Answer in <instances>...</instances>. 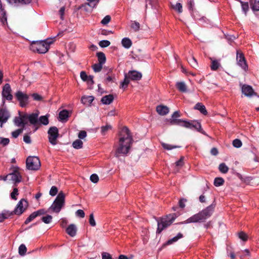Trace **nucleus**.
Returning a JSON list of instances; mask_svg holds the SVG:
<instances>
[{
  "label": "nucleus",
  "mask_w": 259,
  "mask_h": 259,
  "mask_svg": "<svg viewBox=\"0 0 259 259\" xmlns=\"http://www.w3.org/2000/svg\"><path fill=\"white\" fill-rule=\"evenodd\" d=\"M133 143V137L129 129L124 126L119 133V139L115 155L116 157L125 156L129 152Z\"/></svg>",
  "instance_id": "f257e3e1"
},
{
  "label": "nucleus",
  "mask_w": 259,
  "mask_h": 259,
  "mask_svg": "<svg viewBox=\"0 0 259 259\" xmlns=\"http://www.w3.org/2000/svg\"><path fill=\"white\" fill-rule=\"evenodd\" d=\"M214 208L215 205L212 204L181 223L188 224L203 222L211 216L214 211Z\"/></svg>",
  "instance_id": "f03ea898"
},
{
  "label": "nucleus",
  "mask_w": 259,
  "mask_h": 259,
  "mask_svg": "<svg viewBox=\"0 0 259 259\" xmlns=\"http://www.w3.org/2000/svg\"><path fill=\"white\" fill-rule=\"evenodd\" d=\"M53 42V41L51 39L41 41H33L31 43V49L34 52L44 54L48 51L50 45Z\"/></svg>",
  "instance_id": "7ed1b4c3"
},
{
  "label": "nucleus",
  "mask_w": 259,
  "mask_h": 259,
  "mask_svg": "<svg viewBox=\"0 0 259 259\" xmlns=\"http://www.w3.org/2000/svg\"><path fill=\"white\" fill-rule=\"evenodd\" d=\"M169 124L171 125H178L186 128L190 129H195L199 132H201V126L200 123L191 122L186 120H184L178 118H170L168 120Z\"/></svg>",
  "instance_id": "20e7f679"
},
{
  "label": "nucleus",
  "mask_w": 259,
  "mask_h": 259,
  "mask_svg": "<svg viewBox=\"0 0 259 259\" xmlns=\"http://www.w3.org/2000/svg\"><path fill=\"white\" fill-rule=\"evenodd\" d=\"M176 218L175 213L170 214L165 218H161L157 221V229L156 233H160L164 229L169 226Z\"/></svg>",
  "instance_id": "39448f33"
},
{
  "label": "nucleus",
  "mask_w": 259,
  "mask_h": 259,
  "mask_svg": "<svg viewBox=\"0 0 259 259\" xmlns=\"http://www.w3.org/2000/svg\"><path fill=\"white\" fill-rule=\"evenodd\" d=\"M65 198V194L63 191H60L50 209L55 212L59 213L64 205Z\"/></svg>",
  "instance_id": "423d86ee"
},
{
  "label": "nucleus",
  "mask_w": 259,
  "mask_h": 259,
  "mask_svg": "<svg viewBox=\"0 0 259 259\" xmlns=\"http://www.w3.org/2000/svg\"><path fill=\"white\" fill-rule=\"evenodd\" d=\"M26 167L28 169L36 170L39 168L40 162L36 156H29L26 161Z\"/></svg>",
  "instance_id": "0eeeda50"
},
{
  "label": "nucleus",
  "mask_w": 259,
  "mask_h": 259,
  "mask_svg": "<svg viewBox=\"0 0 259 259\" xmlns=\"http://www.w3.org/2000/svg\"><path fill=\"white\" fill-rule=\"evenodd\" d=\"M28 205V202L25 199H22L19 201L13 211L11 212H8L9 213H11V215L13 214L19 215L25 211Z\"/></svg>",
  "instance_id": "6e6552de"
},
{
  "label": "nucleus",
  "mask_w": 259,
  "mask_h": 259,
  "mask_svg": "<svg viewBox=\"0 0 259 259\" xmlns=\"http://www.w3.org/2000/svg\"><path fill=\"white\" fill-rule=\"evenodd\" d=\"M15 96L19 102V105L21 107H26L29 103V97L27 94L21 91H18L15 94Z\"/></svg>",
  "instance_id": "1a4fd4ad"
},
{
  "label": "nucleus",
  "mask_w": 259,
  "mask_h": 259,
  "mask_svg": "<svg viewBox=\"0 0 259 259\" xmlns=\"http://www.w3.org/2000/svg\"><path fill=\"white\" fill-rule=\"evenodd\" d=\"M2 100L3 104L5 103V100L11 101L13 99V95L12 94V89L10 84L6 83L3 88L2 92Z\"/></svg>",
  "instance_id": "9d476101"
},
{
  "label": "nucleus",
  "mask_w": 259,
  "mask_h": 259,
  "mask_svg": "<svg viewBox=\"0 0 259 259\" xmlns=\"http://www.w3.org/2000/svg\"><path fill=\"white\" fill-rule=\"evenodd\" d=\"M49 141L51 144H57V139L59 136L58 129L56 126L51 127L48 132Z\"/></svg>",
  "instance_id": "9b49d317"
},
{
  "label": "nucleus",
  "mask_w": 259,
  "mask_h": 259,
  "mask_svg": "<svg viewBox=\"0 0 259 259\" xmlns=\"http://www.w3.org/2000/svg\"><path fill=\"white\" fill-rule=\"evenodd\" d=\"M236 60L237 62V64L243 69L244 70H246L247 69L248 65L247 64L244 54L241 51H237Z\"/></svg>",
  "instance_id": "f8f14e48"
},
{
  "label": "nucleus",
  "mask_w": 259,
  "mask_h": 259,
  "mask_svg": "<svg viewBox=\"0 0 259 259\" xmlns=\"http://www.w3.org/2000/svg\"><path fill=\"white\" fill-rule=\"evenodd\" d=\"M11 180L15 183H19L22 180V176L19 172V168L15 167L13 171L8 175Z\"/></svg>",
  "instance_id": "ddd939ff"
},
{
  "label": "nucleus",
  "mask_w": 259,
  "mask_h": 259,
  "mask_svg": "<svg viewBox=\"0 0 259 259\" xmlns=\"http://www.w3.org/2000/svg\"><path fill=\"white\" fill-rule=\"evenodd\" d=\"M96 6V4H94L93 5L92 3H85L78 6H75L74 11H78L79 10H82L85 12H91L93 9Z\"/></svg>",
  "instance_id": "4468645a"
},
{
  "label": "nucleus",
  "mask_w": 259,
  "mask_h": 259,
  "mask_svg": "<svg viewBox=\"0 0 259 259\" xmlns=\"http://www.w3.org/2000/svg\"><path fill=\"white\" fill-rule=\"evenodd\" d=\"M27 115H25L21 117H16L14 120L15 124L19 127L21 126V128H24L25 125L27 124V122L26 120Z\"/></svg>",
  "instance_id": "2eb2a0df"
},
{
  "label": "nucleus",
  "mask_w": 259,
  "mask_h": 259,
  "mask_svg": "<svg viewBox=\"0 0 259 259\" xmlns=\"http://www.w3.org/2000/svg\"><path fill=\"white\" fill-rule=\"evenodd\" d=\"M127 76L130 79L137 81L141 79L142 74L141 72L136 70H132L128 71Z\"/></svg>",
  "instance_id": "dca6fc26"
},
{
  "label": "nucleus",
  "mask_w": 259,
  "mask_h": 259,
  "mask_svg": "<svg viewBox=\"0 0 259 259\" xmlns=\"http://www.w3.org/2000/svg\"><path fill=\"white\" fill-rule=\"evenodd\" d=\"M241 91L242 93L247 97H250L255 94L252 88L249 85H243L241 88Z\"/></svg>",
  "instance_id": "f3484780"
},
{
  "label": "nucleus",
  "mask_w": 259,
  "mask_h": 259,
  "mask_svg": "<svg viewBox=\"0 0 259 259\" xmlns=\"http://www.w3.org/2000/svg\"><path fill=\"white\" fill-rule=\"evenodd\" d=\"M10 117L9 112L5 109H0V123L6 122ZM2 126V124H1Z\"/></svg>",
  "instance_id": "a211bd4d"
},
{
  "label": "nucleus",
  "mask_w": 259,
  "mask_h": 259,
  "mask_svg": "<svg viewBox=\"0 0 259 259\" xmlns=\"http://www.w3.org/2000/svg\"><path fill=\"white\" fill-rule=\"evenodd\" d=\"M156 110L158 114L162 116L165 115L169 112L168 107L163 105H158L156 107Z\"/></svg>",
  "instance_id": "6ab92c4d"
},
{
  "label": "nucleus",
  "mask_w": 259,
  "mask_h": 259,
  "mask_svg": "<svg viewBox=\"0 0 259 259\" xmlns=\"http://www.w3.org/2000/svg\"><path fill=\"white\" fill-rule=\"evenodd\" d=\"M66 233L71 237L76 235L77 229L75 225L71 224L66 229Z\"/></svg>",
  "instance_id": "aec40b11"
},
{
  "label": "nucleus",
  "mask_w": 259,
  "mask_h": 259,
  "mask_svg": "<svg viewBox=\"0 0 259 259\" xmlns=\"http://www.w3.org/2000/svg\"><path fill=\"white\" fill-rule=\"evenodd\" d=\"M38 114L32 113L29 115H27L26 120L27 119L29 120L30 123L32 124H36L38 122Z\"/></svg>",
  "instance_id": "412c9836"
},
{
  "label": "nucleus",
  "mask_w": 259,
  "mask_h": 259,
  "mask_svg": "<svg viewBox=\"0 0 259 259\" xmlns=\"http://www.w3.org/2000/svg\"><path fill=\"white\" fill-rule=\"evenodd\" d=\"M113 96L110 94L103 97L101 99V102L104 104L109 105L113 102Z\"/></svg>",
  "instance_id": "4be33fe9"
},
{
  "label": "nucleus",
  "mask_w": 259,
  "mask_h": 259,
  "mask_svg": "<svg viewBox=\"0 0 259 259\" xmlns=\"http://www.w3.org/2000/svg\"><path fill=\"white\" fill-rule=\"evenodd\" d=\"M194 109L199 110L203 115H207V114L205 106L200 103H197L194 106Z\"/></svg>",
  "instance_id": "5701e85b"
},
{
  "label": "nucleus",
  "mask_w": 259,
  "mask_h": 259,
  "mask_svg": "<svg viewBox=\"0 0 259 259\" xmlns=\"http://www.w3.org/2000/svg\"><path fill=\"white\" fill-rule=\"evenodd\" d=\"M176 86L177 88L181 92H187V86L184 82L180 81L177 82Z\"/></svg>",
  "instance_id": "b1692460"
},
{
  "label": "nucleus",
  "mask_w": 259,
  "mask_h": 259,
  "mask_svg": "<svg viewBox=\"0 0 259 259\" xmlns=\"http://www.w3.org/2000/svg\"><path fill=\"white\" fill-rule=\"evenodd\" d=\"M97 57H98L99 63L103 65L105 63L106 58L104 53L101 52H98L97 53Z\"/></svg>",
  "instance_id": "393cba45"
},
{
  "label": "nucleus",
  "mask_w": 259,
  "mask_h": 259,
  "mask_svg": "<svg viewBox=\"0 0 259 259\" xmlns=\"http://www.w3.org/2000/svg\"><path fill=\"white\" fill-rule=\"evenodd\" d=\"M121 44L125 48L129 49L132 46V42L130 38L124 37L121 40Z\"/></svg>",
  "instance_id": "a878e982"
},
{
  "label": "nucleus",
  "mask_w": 259,
  "mask_h": 259,
  "mask_svg": "<svg viewBox=\"0 0 259 259\" xmlns=\"http://www.w3.org/2000/svg\"><path fill=\"white\" fill-rule=\"evenodd\" d=\"M183 235L181 233H179L177 235L172 238L168 240L166 242V245H170L172 244L173 243L177 242L179 239L183 238Z\"/></svg>",
  "instance_id": "bb28decb"
},
{
  "label": "nucleus",
  "mask_w": 259,
  "mask_h": 259,
  "mask_svg": "<svg viewBox=\"0 0 259 259\" xmlns=\"http://www.w3.org/2000/svg\"><path fill=\"white\" fill-rule=\"evenodd\" d=\"M94 99L93 96H83L81 99V102L83 104H90L93 101Z\"/></svg>",
  "instance_id": "cd10ccee"
},
{
  "label": "nucleus",
  "mask_w": 259,
  "mask_h": 259,
  "mask_svg": "<svg viewBox=\"0 0 259 259\" xmlns=\"http://www.w3.org/2000/svg\"><path fill=\"white\" fill-rule=\"evenodd\" d=\"M59 117L60 120H66L68 117V112L66 110H64L60 112Z\"/></svg>",
  "instance_id": "c85d7f7f"
},
{
  "label": "nucleus",
  "mask_w": 259,
  "mask_h": 259,
  "mask_svg": "<svg viewBox=\"0 0 259 259\" xmlns=\"http://www.w3.org/2000/svg\"><path fill=\"white\" fill-rule=\"evenodd\" d=\"M83 143L80 139L76 140L72 143V146L75 149H80L82 147Z\"/></svg>",
  "instance_id": "c756f323"
},
{
  "label": "nucleus",
  "mask_w": 259,
  "mask_h": 259,
  "mask_svg": "<svg viewBox=\"0 0 259 259\" xmlns=\"http://www.w3.org/2000/svg\"><path fill=\"white\" fill-rule=\"evenodd\" d=\"M224 182V180L222 178L218 177L214 179L213 184L215 186L219 187L222 186Z\"/></svg>",
  "instance_id": "7c9ffc66"
},
{
  "label": "nucleus",
  "mask_w": 259,
  "mask_h": 259,
  "mask_svg": "<svg viewBox=\"0 0 259 259\" xmlns=\"http://www.w3.org/2000/svg\"><path fill=\"white\" fill-rule=\"evenodd\" d=\"M130 83V78H128L127 74L125 75L124 80L121 82L120 88L123 89H126L127 87L128 84Z\"/></svg>",
  "instance_id": "2f4dec72"
},
{
  "label": "nucleus",
  "mask_w": 259,
  "mask_h": 259,
  "mask_svg": "<svg viewBox=\"0 0 259 259\" xmlns=\"http://www.w3.org/2000/svg\"><path fill=\"white\" fill-rule=\"evenodd\" d=\"M221 66L220 63L217 60H212L210 68L212 70H217Z\"/></svg>",
  "instance_id": "473e14b6"
},
{
  "label": "nucleus",
  "mask_w": 259,
  "mask_h": 259,
  "mask_svg": "<svg viewBox=\"0 0 259 259\" xmlns=\"http://www.w3.org/2000/svg\"><path fill=\"white\" fill-rule=\"evenodd\" d=\"M219 170L223 174L227 173L229 170L228 167L226 165V164L225 163H221L219 165Z\"/></svg>",
  "instance_id": "72a5a7b5"
},
{
  "label": "nucleus",
  "mask_w": 259,
  "mask_h": 259,
  "mask_svg": "<svg viewBox=\"0 0 259 259\" xmlns=\"http://www.w3.org/2000/svg\"><path fill=\"white\" fill-rule=\"evenodd\" d=\"M157 3L156 0H146V10H147L149 6L151 7V8L155 7Z\"/></svg>",
  "instance_id": "f704fd0d"
},
{
  "label": "nucleus",
  "mask_w": 259,
  "mask_h": 259,
  "mask_svg": "<svg viewBox=\"0 0 259 259\" xmlns=\"http://www.w3.org/2000/svg\"><path fill=\"white\" fill-rule=\"evenodd\" d=\"M39 122L44 125H47L49 123L48 117L47 115L41 116L39 118Z\"/></svg>",
  "instance_id": "c9c22d12"
},
{
  "label": "nucleus",
  "mask_w": 259,
  "mask_h": 259,
  "mask_svg": "<svg viewBox=\"0 0 259 259\" xmlns=\"http://www.w3.org/2000/svg\"><path fill=\"white\" fill-rule=\"evenodd\" d=\"M37 217V214L35 211L32 213L25 220L24 223L27 225Z\"/></svg>",
  "instance_id": "e433bc0d"
},
{
  "label": "nucleus",
  "mask_w": 259,
  "mask_h": 259,
  "mask_svg": "<svg viewBox=\"0 0 259 259\" xmlns=\"http://www.w3.org/2000/svg\"><path fill=\"white\" fill-rule=\"evenodd\" d=\"M27 251V248L24 244H21L19 247V253L20 255H24Z\"/></svg>",
  "instance_id": "4c0bfd02"
},
{
  "label": "nucleus",
  "mask_w": 259,
  "mask_h": 259,
  "mask_svg": "<svg viewBox=\"0 0 259 259\" xmlns=\"http://www.w3.org/2000/svg\"><path fill=\"white\" fill-rule=\"evenodd\" d=\"M11 213H9L8 211L3 212L0 213V222H3L5 219H8L11 216Z\"/></svg>",
  "instance_id": "58836bf2"
},
{
  "label": "nucleus",
  "mask_w": 259,
  "mask_h": 259,
  "mask_svg": "<svg viewBox=\"0 0 259 259\" xmlns=\"http://www.w3.org/2000/svg\"><path fill=\"white\" fill-rule=\"evenodd\" d=\"M102 66H103L102 64L98 63H96V64H94L92 66V68L95 72H98L101 70V69L102 68Z\"/></svg>",
  "instance_id": "ea45409f"
},
{
  "label": "nucleus",
  "mask_w": 259,
  "mask_h": 259,
  "mask_svg": "<svg viewBox=\"0 0 259 259\" xmlns=\"http://www.w3.org/2000/svg\"><path fill=\"white\" fill-rule=\"evenodd\" d=\"M140 24L137 21H134L131 24V28L136 32L139 30Z\"/></svg>",
  "instance_id": "a19ab883"
},
{
  "label": "nucleus",
  "mask_w": 259,
  "mask_h": 259,
  "mask_svg": "<svg viewBox=\"0 0 259 259\" xmlns=\"http://www.w3.org/2000/svg\"><path fill=\"white\" fill-rule=\"evenodd\" d=\"M162 147L167 150H170L174 148H179L180 147V146H172L171 145L166 144V143H162Z\"/></svg>",
  "instance_id": "79ce46f5"
},
{
  "label": "nucleus",
  "mask_w": 259,
  "mask_h": 259,
  "mask_svg": "<svg viewBox=\"0 0 259 259\" xmlns=\"http://www.w3.org/2000/svg\"><path fill=\"white\" fill-rule=\"evenodd\" d=\"M237 1H239L241 3L242 10L245 13H246L247 11L248 10V9H249L248 3L247 2L244 3V2H242L241 0H237Z\"/></svg>",
  "instance_id": "37998d69"
},
{
  "label": "nucleus",
  "mask_w": 259,
  "mask_h": 259,
  "mask_svg": "<svg viewBox=\"0 0 259 259\" xmlns=\"http://www.w3.org/2000/svg\"><path fill=\"white\" fill-rule=\"evenodd\" d=\"M188 62L193 68H196L198 66L197 61L194 57H191Z\"/></svg>",
  "instance_id": "c03bdc74"
},
{
  "label": "nucleus",
  "mask_w": 259,
  "mask_h": 259,
  "mask_svg": "<svg viewBox=\"0 0 259 259\" xmlns=\"http://www.w3.org/2000/svg\"><path fill=\"white\" fill-rule=\"evenodd\" d=\"M172 8L179 13H182L183 11L182 5L181 3H177L175 5L172 6Z\"/></svg>",
  "instance_id": "a18cd8bd"
},
{
  "label": "nucleus",
  "mask_w": 259,
  "mask_h": 259,
  "mask_svg": "<svg viewBox=\"0 0 259 259\" xmlns=\"http://www.w3.org/2000/svg\"><path fill=\"white\" fill-rule=\"evenodd\" d=\"M52 217L51 215H47L46 216L43 217L41 218V220L43 222L46 224H49L51 222L52 220Z\"/></svg>",
  "instance_id": "49530a36"
},
{
  "label": "nucleus",
  "mask_w": 259,
  "mask_h": 259,
  "mask_svg": "<svg viewBox=\"0 0 259 259\" xmlns=\"http://www.w3.org/2000/svg\"><path fill=\"white\" fill-rule=\"evenodd\" d=\"M99 45L101 48H105L110 46V42L107 40H103L99 42Z\"/></svg>",
  "instance_id": "de8ad7c7"
},
{
  "label": "nucleus",
  "mask_w": 259,
  "mask_h": 259,
  "mask_svg": "<svg viewBox=\"0 0 259 259\" xmlns=\"http://www.w3.org/2000/svg\"><path fill=\"white\" fill-rule=\"evenodd\" d=\"M232 144L233 146L236 148H240L241 147L242 145L241 140L238 139H236L234 140H233Z\"/></svg>",
  "instance_id": "09e8293b"
},
{
  "label": "nucleus",
  "mask_w": 259,
  "mask_h": 259,
  "mask_svg": "<svg viewBox=\"0 0 259 259\" xmlns=\"http://www.w3.org/2000/svg\"><path fill=\"white\" fill-rule=\"evenodd\" d=\"M239 238L244 241H246L248 239V236L246 233L243 232H240L238 233Z\"/></svg>",
  "instance_id": "8fccbe9b"
},
{
  "label": "nucleus",
  "mask_w": 259,
  "mask_h": 259,
  "mask_svg": "<svg viewBox=\"0 0 259 259\" xmlns=\"http://www.w3.org/2000/svg\"><path fill=\"white\" fill-rule=\"evenodd\" d=\"M23 131V128L18 129L12 133V136L13 138H16L21 134Z\"/></svg>",
  "instance_id": "3c124183"
},
{
  "label": "nucleus",
  "mask_w": 259,
  "mask_h": 259,
  "mask_svg": "<svg viewBox=\"0 0 259 259\" xmlns=\"http://www.w3.org/2000/svg\"><path fill=\"white\" fill-rule=\"evenodd\" d=\"M89 223L90 225L93 227H95L96 225V223L94 219V214L93 213L90 215Z\"/></svg>",
  "instance_id": "603ef678"
},
{
  "label": "nucleus",
  "mask_w": 259,
  "mask_h": 259,
  "mask_svg": "<svg viewBox=\"0 0 259 259\" xmlns=\"http://www.w3.org/2000/svg\"><path fill=\"white\" fill-rule=\"evenodd\" d=\"M31 96L34 100L37 101H40L43 99L42 97L37 93H33L31 95Z\"/></svg>",
  "instance_id": "864d4df0"
},
{
  "label": "nucleus",
  "mask_w": 259,
  "mask_h": 259,
  "mask_svg": "<svg viewBox=\"0 0 259 259\" xmlns=\"http://www.w3.org/2000/svg\"><path fill=\"white\" fill-rule=\"evenodd\" d=\"M58 191V188L56 186H52L49 193L50 195L54 196L57 194Z\"/></svg>",
  "instance_id": "5fc2aeb1"
},
{
  "label": "nucleus",
  "mask_w": 259,
  "mask_h": 259,
  "mask_svg": "<svg viewBox=\"0 0 259 259\" xmlns=\"http://www.w3.org/2000/svg\"><path fill=\"white\" fill-rule=\"evenodd\" d=\"M111 128V125H106L105 126H103L101 127V133L102 135H104L106 133V132Z\"/></svg>",
  "instance_id": "6e6d98bb"
},
{
  "label": "nucleus",
  "mask_w": 259,
  "mask_h": 259,
  "mask_svg": "<svg viewBox=\"0 0 259 259\" xmlns=\"http://www.w3.org/2000/svg\"><path fill=\"white\" fill-rule=\"evenodd\" d=\"M0 19L3 24H5V23L7 22V19L6 16V14L2 10H1V16H0Z\"/></svg>",
  "instance_id": "4d7b16f0"
},
{
  "label": "nucleus",
  "mask_w": 259,
  "mask_h": 259,
  "mask_svg": "<svg viewBox=\"0 0 259 259\" xmlns=\"http://www.w3.org/2000/svg\"><path fill=\"white\" fill-rule=\"evenodd\" d=\"M111 20V17L109 15L106 16L101 21V23L103 25L108 24Z\"/></svg>",
  "instance_id": "13d9d810"
},
{
  "label": "nucleus",
  "mask_w": 259,
  "mask_h": 259,
  "mask_svg": "<svg viewBox=\"0 0 259 259\" xmlns=\"http://www.w3.org/2000/svg\"><path fill=\"white\" fill-rule=\"evenodd\" d=\"M90 180L94 183H97L99 181V177L96 174H92L90 177Z\"/></svg>",
  "instance_id": "bf43d9fd"
},
{
  "label": "nucleus",
  "mask_w": 259,
  "mask_h": 259,
  "mask_svg": "<svg viewBox=\"0 0 259 259\" xmlns=\"http://www.w3.org/2000/svg\"><path fill=\"white\" fill-rule=\"evenodd\" d=\"M252 9L253 11H259V0H255L254 4L252 6Z\"/></svg>",
  "instance_id": "052dcab7"
},
{
  "label": "nucleus",
  "mask_w": 259,
  "mask_h": 259,
  "mask_svg": "<svg viewBox=\"0 0 259 259\" xmlns=\"http://www.w3.org/2000/svg\"><path fill=\"white\" fill-rule=\"evenodd\" d=\"M188 6L190 11L193 12L194 10V0H188Z\"/></svg>",
  "instance_id": "680f3d73"
},
{
  "label": "nucleus",
  "mask_w": 259,
  "mask_h": 259,
  "mask_svg": "<svg viewBox=\"0 0 259 259\" xmlns=\"http://www.w3.org/2000/svg\"><path fill=\"white\" fill-rule=\"evenodd\" d=\"M80 76L81 79L84 81H87L89 78V76L87 75V73L84 71H81L80 72Z\"/></svg>",
  "instance_id": "e2e57ef3"
},
{
  "label": "nucleus",
  "mask_w": 259,
  "mask_h": 259,
  "mask_svg": "<svg viewBox=\"0 0 259 259\" xmlns=\"http://www.w3.org/2000/svg\"><path fill=\"white\" fill-rule=\"evenodd\" d=\"M18 189L17 188H14L13 189V192L11 194V198L13 199H14V200H16L17 199V198L16 197V196L18 195Z\"/></svg>",
  "instance_id": "0e129e2a"
},
{
  "label": "nucleus",
  "mask_w": 259,
  "mask_h": 259,
  "mask_svg": "<svg viewBox=\"0 0 259 259\" xmlns=\"http://www.w3.org/2000/svg\"><path fill=\"white\" fill-rule=\"evenodd\" d=\"M76 215L81 218H83L85 216L84 211L81 209L77 210L75 212Z\"/></svg>",
  "instance_id": "69168bd1"
},
{
  "label": "nucleus",
  "mask_w": 259,
  "mask_h": 259,
  "mask_svg": "<svg viewBox=\"0 0 259 259\" xmlns=\"http://www.w3.org/2000/svg\"><path fill=\"white\" fill-rule=\"evenodd\" d=\"M183 160H184V157L182 156L181 157V158L178 161L176 162V163H175L176 166H178V167H182L184 164Z\"/></svg>",
  "instance_id": "338daca9"
},
{
  "label": "nucleus",
  "mask_w": 259,
  "mask_h": 259,
  "mask_svg": "<svg viewBox=\"0 0 259 259\" xmlns=\"http://www.w3.org/2000/svg\"><path fill=\"white\" fill-rule=\"evenodd\" d=\"M102 257V259H112L111 255L107 252H103Z\"/></svg>",
  "instance_id": "774afa93"
}]
</instances>
